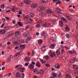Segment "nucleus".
Instances as JSON below:
<instances>
[{
  "label": "nucleus",
  "mask_w": 78,
  "mask_h": 78,
  "mask_svg": "<svg viewBox=\"0 0 78 78\" xmlns=\"http://www.w3.org/2000/svg\"><path fill=\"white\" fill-rule=\"evenodd\" d=\"M66 37H67V38L68 39H69V38H70V35L68 34H66Z\"/></svg>",
  "instance_id": "2f4dec72"
},
{
  "label": "nucleus",
  "mask_w": 78,
  "mask_h": 78,
  "mask_svg": "<svg viewBox=\"0 0 78 78\" xmlns=\"http://www.w3.org/2000/svg\"><path fill=\"white\" fill-rule=\"evenodd\" d=\"M73 67L74 69H78V66L75 65H73Z\"/></svg>",
  "instance_id": "a878e982"
},
{
  "label": "nucleus",
  "mask_w": 78,
  "mask_h": 78,
  "mask_svg": "<svg viewBox=\"0 0 78 78\" xmlns=\"http://www.w3.org/2000/svg\"><path fill=\"white\" fill-rule=\"evenodd\" d=\"M20 46L22 49H23V48H25V46L24 45H20Z\"/></svg>",
  "instance_id": "bb28decb"
},
{
  "label": "nucleus",
  "mask_w": 78,
  "mask_h": 78,
  "mask_svg": "<svg viewBox=\"0 0 78 78\" xmlns=\"http://www.w3.org/2000/svg\"><path fill=\"white\" fill-rule=\"evenodd\" d=\"M62 20H63L65 23L67 22V21L65 19V18H64V17H62L61 18Z\"/></svg>",
  "instance_id": "4be33fe9"
},
{
  "label": "nucleus",
  "mask_w": 78,
  "mask_h": 78,
  "mask_svg": "<svg viewBox=\"0 0 78 78\" xmlns=\"http://www.w3.org/2000/svg\"><path fill=\"white\" fill-rule=\"evenodd\" d=\"M66 76L67 78H71V75L70 74H68L66 75Z\"/></svg>",
  "instance_id": "c756f323"
},
{
  "label": "nucleus",
  "mask_w": 78,
  "mask_h": 78,
  "mask_svg": "<svg viewBox=\"0 0 78 78\" xmlns=\"http://www.w3.org/2000/svg\"><path fill=\"white\" fill-rule=\"evenodd\" d=\"M24 36L25 37H28V35H27V33H24Z\"/></svg>",
  "instance_id": "c03bdc74"
},
{
  "label": "nucleus",
  "mask_w": 78,
  "mask_h": 78,
  "mask_svg": "<svg viewBox=\"0 0 78 78\" xmlns=\"http://www.w3.org/2000/svg\"><path fill=\"white\" fill-rule=\"evenodd\" d=\"M42 26L43 27H44V28H48V24L47 23L44 24L42 25Z\"/></svg>",
  "instance_id": "f3484780"
},
{
  "label": "nucleus",
  "mask_w": 78,
  "mask_h": 78,
  "mask_svg": "<svg viewBox=\"0 0 78 78\" xmlns=\"http://www.w3.org/2000/svg\"><path fill=\"white\" fill-rule=\"evenodd\" d=\"M34 67V65H33L32 64L30 63L29 66V68L30 69H33Z\"/></svg>",
  "instance_id": "7ed1b4c3"
},
{
  "label": "nucleus",
  "mask_w": 78,
  "mask_h": 78,
  "mask_svg": "<svg viewBox=\"0 0 78 78\" xmlns=\"http://www.w3.org/2000/svg\"><path fill=\"white\" fill-rule=\"evenodd\" d=\"M36 70H37V69H35L33 70V71L34 72H36Z\"/></svg>",
  "instance_id": "680f3d73"
},
{
  "label": "nucleus",
  "mask_w": 78,
  "mask_h": 78,
  "mask_svg": "<svg viewBox=\"0 0 78 78\" xmlns=\"http://www.w3.org/2000/svg\"><path fill=\"white\" fill-rule=\"evenodd\" d=\"M61 73H59L58 76V77H59V78H60V77H61Z\"/></svg>",
  "instance_id": "4d7b16f0"
},
{
  "label": "nucleus",
  "mask_w": 78,
  "mask_h": 78,
  "mask_svg": "<svg viewBox=\"0 0 78 78\" xmlns=\"http://www.w3.org/2000/svg\"><path fill=\"white\" fill-rule=\"evenodd\" d=\"M75 52H76V51L75 50L73 51H69V53H71V54H74V53H75Z\"/></svg>",
  "instance_id": "412c9836"
},
{
  "label": "nucleus",
  "mask_w": 78,
  "mask_h": 78,
  "mask_svg": "<svg viewBox=\"0 0 78 78\" xmlns=\"http://www.w3.org/2000/svg\"><path fill=\"white\" fill-rule=\"evenodd\" d=\"M1 8L2 9H4V8H5V5H4V4L2 5L1 6Z\"/></svg>",
  "instance_id": "37998d69"
},
{
  "label": "nucleus",
  "mask_w": 78,
  "mask_h": 78,
  "mask_svg": "<svg viewBox=\"0 0 78 78\" xmlns=\"http://www.w3.org/2000/svg\"><path fill=\"white\" fill-rule=\"evenodd\" d=\"M24 2L26 5H29L31 3V2L30 0H25Z\"/></svg>",
  "instance_id": "20e7f679"
},
{
  "label": "nucleus",
  "mask_w": 78,
  "mask_h": 78,
  "mask_svg": "<svg viewBox=\"0 0 78 78\" xmlns=\"http://www.w3.org/2000/svg\"><path fill=\"white\" fill-rule=\"evenodd\" d=\"M24 60L25 61H26L27 62H28V61H30V59L29 57H26L24 58Z\"/></svg>",
  "instance_id": "4468645a"
},
{
  "label": "nucleus",
  "mask_w": 78,
  "mask_h": 78,
  "mask_svg": "<svg viewBox=\"0 0 78 78\" xmlns=\"http://www.w3.org/2000/svg\"><path fill=\"white\" fill-rule=\"evenodd\" d=\"M17 68L18 69H20V66H19V65H17L16 66L15 68L17 69Z\"/></svg>",
  "instance_id": "72a5a7b5"
},
{
  "label": "nucleus",
  "mask_w": 78,
  "mask_h": 78,
  "mask_svg": "<svg viewBox=\"0 0 78 78\" xmlns=\"http://www.w3.org/2000/svg\"><path fill=\"white\" fill-rule=\"evenodd\" d=\"M7 75H8V77H9L11 75V73H9L8 74H7Z\"/></svg>",
  "instance_id": "5fc2aeb1"
},
{
  "label": "nucleus",
  "mask_w": 78,
  "mask_h": 78,
  "mask_svg": "<svg viewBox=\"0 0 78 78\" xmlns=\"http://www.w3.org/2000/svg\"><path fill=\"white\" fill-rule=\"evenodd\" d=\"M44 8L43 7H39L37 9V11L38 12H41L42 10H43Z\"/></svg>",
  "instance_id": "f03ea898"
},
{
  "label": "nucleus",
  "mask_w": 78,
  "mask_h": 78,
  "mask_svg": "<svg viewBox=\"0 0 78 78\" xmlns=\"http://www.w3.org/2000/svg\"><path fill=\"white\" fill-rule=\"evenodd\" d=\"M56 53H55V52H54L51 53V54L50 55V56L52 58L53 57H54V56H56Z\"/></svg>",
  "instance_id": "0eeeda50"
},
{
  "label": "nucleus",
  "mask_w": 78,
  "mask_h": 78,
  "mask_svg": "<svg viewBox=\"0 0 78 78\" xmlns=\"http://www.w3.org/2000/svg\"><path fill=\"white\" fill-rule=\"evenodd\" d=\"M42 42H43V41H42V39H40L38 40V44H41L42 43Z\"/></svg>",
  "instance_id": "6ab92c4d"
},
{
  "label": "nucleus",
  "mask_w": 78,
  "mask_h": 78,
  "mask_svg": "<svg viewBox=\"0 0 78 78\" xmlns=\"http://www.w3.org/2000/svg\"><path fill=\"white\" fill-rule=\"evenodd\" d=\"M40 15L42 17H44L45 15H46V14H45V13L43 12H41L40 13Z\"/></svg>",
  "instance_id": "5701e85b"
},
{
  "label": "nucleus",
  "mask_w": 78,
  "mask_h": 78,
  "mask_svg": "<svg viewBox=\"0 0 78 78\" xmlns=\"http://www.w3.org/2000/svg\"><path fill=\"white\" fill-rule=\"evenodd\" d=\"M45 66H46L47 67H50V66L48 64H46Z\"/></svg>",
  "instance_id": "bf43d9fd"
},
{
  "label": "nucleus",
  "mask_w": 78,
  "mask_h": 78,
  "mask_svg": "<svg viewBox=\"0 0 78 78\" xmlns=\"http://www.w3.org/2000/svg\"><path fill=\"white\" fill-rule=\"evenodd\" d=\"M20 76V73L19 72H17L16 74V78H18Z\"/></svg>",
  "instance_id": "6e6552de"
},
{
  "label": "nucleus",
  "mask_w": 78,
  "mask_h": 78,
  "mask_svg": "<svg viewBox=\"0 0 78 78\" xmlns=\"http://www.w3.org/2000/svg\"><path fill=\"white\" fill-rule=\"evenodd\" d=\"M29 65V63H27L25 64V66H28Z\"/></svg>",
  "instance_id": "603ef678"
},
{
  "label": "nucleus",
  "mask_w": 78,
  "mask_h": 78,
  "mask_svg": "<svg viewBox=\"0 0 78 78\" xmlns=\"http://www.w3.org/2000/svg\"><path fill=\"white\" fill-rule=\"evenodd\" d=\"M2 21H3V22H6V19H5V18H2Z\"/></svg>",
  "instance_id": "de8ad7c7"
},
{
  "label": "nucleus",
  "mask_w": 78,
  "mask_h": 78,
  "mask_svg": "<svg viewBox=\"0 0 78 78\" xmlns=\"http://www.w3.org/2000/svg\"><path fill=\"white\" fill-rule=\"evenodd\" d=\"M56 9L57 10L58 13H59V14H61V12H60L61 11V9H60L59 7H57Z\"/></svg>",
  "instance_id": "1a4fd4ad"
},
{
  "label": "nucleus",
  "mask_w": 78,
  "mask_h": 78,
  "mask_svg": "<svg viewBox=\"0 0 78 78\" xmlns=\"http://www.w3.org/2000/svg\"><path fill=\"white\" fill-rule=\"evenodd\" d=\"M52 75L53 76H54V77H57V74L55 73H52Z\"/></svg>",
  "instance_id": "f704fd0d"
},
{
  "label": "nucleus",
  "mask_w": 78,
  "mask_h": 78,
  "mask_svg": "<svg viewBox=\"0 0 78 78\" xmlns=\"http://www.w3.org/2000/svg\"><path fill=\"white\" fill-rule=\"evenodd\" d=\"M25 77V75L23 73H22L20 76V78H24Z\"/></svg>",
  "instance_id": "b1692460"
},
{
  "label": "nucleus",
  "mask_w": 78,
  "mask_h": 78,
  "mask_svg": "<svg viewBox=\"0 0 78 78\" xmlns=\"http://www.w3.org/2000/svg\"><path fill=\"white\" fill-rule=\"evenodd\" d=\"M29 26H27L26 27L25 29L26 30H27V29H28L29 28Z\"/></svg>",
  "instance_id": "6e6d98bb"
},
{
  "label": "nucleus",
  "mask_w": 78,
  "mask_h": 78,
  "mask_svg": "<svg viewBox=\"0 0 78 78\" xmlns=\"http://www.w3.org/2000/svg\"><path fill=\"white\" fill-rule=\"evenodd\" d=\"M31 8H34V4H32L31 5Z\"/></svg>",
  "instance_id": "13d9d810"
},
{
  "label": "nucleus",
  "mask_w": 78,
  "mask_h": 78,
  "mask_svg": "<svg viewBox=\"0 0 78 78\" xmlns=\"http://www.w3.org/2000/svg\"><path fill=\"white\" fill-rule=\"evenodd\" d=\"M33 78H37V77L36 76H34Z\"/></svg>",
  "instance_id": "774afa93"
},
{
  "label": "nucleus",
  "mask_w": 78,
  "mask_h": 78,
  "mask_svg": "<svg viewBox=\"0 0 78 78\" xmlns=\"http://www.w3.org/2000/svg\"><path fill=\"white\" fill-rule=\"evenodd\" d=\"M56 52L57 54V55H60V52L59 51V50H57L56 51Z\"/></svg>",
  "instance_id": "7c9ffc66"
},
{
  "label": "nucleus",
  "mask_w": 78,
  "mask_h": 78,
  "mask_svg": "<svg viewBox=\"0 0 78 78\" xmlns=\"http://www.w3.org/2000/svg\"><path fill=\"white\" fill-rule=\"evenodd\" d=\"M25 70V68L24 67H23L21 69L20 71L21 72H24Z\"/></svg>",
  "instance_id": "aec40b11"
},
{
  "label": "nucleus",
  "mask_w": 78,
  "mask_h": 78,
  "mask_svg": "<svg viewBox=\"0 0 78 78\" xmlns=\"http://www.w3.org/2000/svg\"><path fill=\"white\" fill-rule=\"evenodd\" d=\"M36 28H41V26L40 24H37L35 26Z\"/></svg>",
  "instance_id": "e433bc0d"
},
{
  "label": "nucleus",
  "mask_w": 78,
  "mask_h": 78,
  "mask_svg": "<svg viewBox=\"0 0 78 78\" xmlns=\"http://www.w3.org/2000/svg\"><path fill=\"white\" fill-rule=\"evenodd\" d=\"M30 16L31 17H34V13H31L30 14Z\"/></svg>",
  "instance_id": "79ce46f5"
},
{
  "label": "nucleus",
  "mask_w": 78,
  "mask_h": 78,
  "mask_svg": "<svg viewBox=\"0 0 78 78\" xmlns=\"http://www.w3.org/2000/svg\"><path fill=\"white\" fill-rule=\"evenodd\" d=\"M34 51L33 50L32 51V56H34Z\"/></svg>",
  "instance_id": "69168bd1"
},
{
  "label": "nucleus",
  "mask_w": 78,
  "mask_h": 78,
  "mask_svg": "<svg viewBox=\"0 0 78 78\" xmlns=\"http://www.w3.org/2000/svg\"><path fill=\"white\" fill-rule=\"evenodd\" d=\"M19 48V47L18 46H16L15 48V50H17Z\"/></svg>",
  "instance_id": "052dcab7"
},
{
  "label": "nucleus",
  "mask_w": 78,
  "mask_h": 78,
  "mask_svg": "<svg viewBox=\"0 0 78 78\" xmlns=\"http://www.w3.org/2000/svg\"><path fill=\"white\" fill-rule=\"evenodd\" d=\"M41 50L42 51H45L46 50L45 49V46H43L42 47Z\"/></svg>",
  "instance_id": "393cba45"
},
{
  "label": "nucleus",
  "mask_w": 78,
  "mask_h": 78,
  "mask_svg": "<svg viewBox=\"0 0 78 78\" xmlns=\"http://www.w3.org/2000/svg\"><path fill=\"white\" fill-rule=\"evenodd\" d=\"M12 55H10L7 58V62H10L11 61V58H12Z\"/></svg>",
  "instance_id": "f257e3e1"
},
{
  "label": "nucleus",
  "mask_w": 78,
  "mask_h": 78,
  "mask_svg": "<svg viewBox=\"0 0 78 78\" xmlns=\"http://www.w3.org/2000/svg\"><path fill=\"white\" fill-rule=\"evenodd\" d=\"M63 24H64L63 23V22H62V21H59V25L60 27H62Z\"/></svg>",
  "instance_id": "ddd939ff"
},
{
  "label": "nucleus",
  "mask_w": 78,
  "mask_h": 78,
  "mask_svg": "<svg viewBox=\"0 0 78 78\" xmlns=\"http://www.w3.org/2000/svg\"><path fill=\"white\" fill-rule=\"evenodd\" d=\"M5 67H3L2 68V70H5Z\"/></svg>",
  "instance_id": "0e129e2a"
},
{
  "label": "nucleus",
  "mask_w": 78,
  "mask_h": 78,
  "mask_svg": "<svg viewBox=\"0 0 78 78\" xmlns=\"http://www.w3.org/2000/svg\"><path fill=\"white\" fill-rule=\"evenodd\" d=\"M19 55H20V52H17L16 54L15 55V56H17Z\"/></svg>",
  "instance_id": "49530a36"
},
{
  "label": "nucleus",
  "mask_w": 78,
  "mask_h": 78,
  "mask_svg": "<svg viewBox=\"0 0 78 78\" xmlns=\"http://www.w3.org/2000/svg\"><path fill=\"white\" fill-rule=\"evenodd\" d=\"M44 58L46 60H48L50 58V57L48 55H46L43 57V59H44Z\"/></svg>",
  "instance_id": "f8f14e48"
},
{
  "label": "nucleus",
  "mask_w": 78,
  "mask_h": 78,
  "mask_svg": "<svg viewBox=\"0 0 78 78\" xmlns=\"http://www.w3.org/2000/svg\"><path fill=\"white\" fill-rule=\"evenodd\" d=\"M52 52V51L51 50H49L48 51V54H50V53Z\"/></svg>",
  "instance_id": "e2e57ef3"
},
{
  "label": "nucleus",
  "mask_w": 78,
  "mask_h": 78,
  "mask_svg": "<svg viewBox=\"0 0 78 78\" xmlns=\"http://www.w3.org/2000/svg\"><path fill=\"white\" fill-rule=\"evenodd\" d=\"M19 14H22V10L20 9L19 11Z\"/></svg>",
  "instance_id": "09e8293b"
},
{
  "label": "nucleus",
  "mask_w": 78,
  "mask_h": 78,
  "mask_svg": "<svg viewBox=\"0 0 78 78\" xmlns=\"http://www.w3.org/2000/svg\"><path fill=\"white\" fill-rule=\"evenodd\" d=\"M61 3V1H60L56 3V5H58V4H60V3Z\"/></svg>",
  "instance_id": "3c124183"
},
{
  "label": "nucleus",
  "mask_w": 78,
  "mask_h": 78,
  "mask_svg": "<svg viewBox=\"0 0 78 78\" xmlns=\"http://www.w3.org/2000/svg\"><path fill=\"white\" fill-rule=\"evenodd\" d=\"M42 21L41 20H40L38 22H37V23H42Z\"/></svg>",
  "instance_id": "ea45409f"
},
{
  "label": "nucleus",
  "mask_w": 78,
  "mask_h": 78,
  "mask_svg": "<svg viewBox=\"0 0 78 78\" xmlns=\"http://www.w3.org/2000/svg\"><path fill=\"white\" fill-rule=\"evenodd\" d=\"M74 60H70L69 61V62L70 63H72V64L73 63H75V61H76V57L74 58Z\"/></svg>",
  "instance_id": "39448f33"
},
{
  "label": "nucleus",
  "mask_w": 78,
  "mask_h": 78,
  "mask_svg": "<svg viewBox=\"0 0 78 78\" xmlns=\"http://www.w3.org/2000/svg\"><path fill=\"white\" fill-rule=\"evenodd\" d=\"M65 29L66 30H70V28H69V27H66Z\"/></svg>",
  "instance_id": "a19ab883"
},
{
  "label": "nucleus",
  "mask_w": 78,
  "mask_h": 78,
  "mask_svg": "<svg viewBox=\"0 0 78 78\" xmlns=\"http://www.w3.org/2000/svg\"><path fill=\"white\" fill-rule=\"evenodd\" d=\"M5 18L7 20H9V18L7 17H5Z\"/></svg>",
  "instance_id": "338daca9"
},
{
  "label": "nucleus",
  "mask_w": 78,
  "mask_h": 78,
  "mask_svg": "<svg viewBox=\"0 0 78 78\" xmlns=\"http://www.w3.org/2000/svg\"><path fill=\"white\" fill-rule=\"evenodd\" d=\"M55 68H56V69H59V68H60L59 65L58 64H57L55 65Z\"/></svg>",
  "instance_id": "dca6fc26"
},
{
  "label": "nucleus",
  "mask_w": 78,
  "mask_h": 78,
  "mask_svg": "<svg viewBox=\"0 0 78 78\" xmlns=\"http://www.w3.org/2000/svg\"><path fill=\"white\" fill-rule=\"evenodd\" d=\"M36 66L38 67H41V64L40 63H38V62H37Z\"/></svg>",
  "instance_id": "cd10ccee"
},
{
  "label": "nucleus",
  "mask_w": 78,
  "mask_h": 78,
  "mask_svg": "<svg viewBox=\"0 0 78 78\" xmlns=\"http://www.w3.org/2000/svg\"><path fill=\"white\" fill-rule=\"evenodd\" d=\"M30 39H31V37H29L27 39H26V42L27 43H29Z\"/></svg>",
  "instance_id": "423d86ee"
},
{
  "label": "nucleus",
  "mask_w": 78,
  "mask_h": 78,
  "mask_svg": "<svg viewBox=\"0 0 78 78\" xmlns=\"http://www.w3.org/2000/svg\"><path fill=\"white\" fill-rule=\"evenodd\" d=\"M40 60L41 62L42 63H43L44 64V63H46V61H44V60L42 59H40Z\"/></svg>",
  "instance_id": "c85d7f7f"
},
{
  "label": "nucleus",
  "mask_w": 78,
  "mask_h": 78,
  "mask_svg": "<svg viewBox=\"0 0 78 78\" xmlns=\"http://www.w3.org/2000/svg\"><path fill=\"white\" fill-rule=\"evenodd\" d=\"M34 4V8H36V7H37V4Z\"/></svg>",
  "instance_id": "8fccbe9b"
},
{
  "label": "nucleus",
  "mask_w": 78,
  "mask_h": 78,
  "mask_svg": "<svg viewBox=\"0 0 78 78\" xmlns=\"http://www.w3.org/2000/svg\"><path fill=\"white\" fill-rule=\"evenodd\" d=\"M20 34V32L19 31H16L15 32V35L16 36H19V34Z\"/></svg>",
  "instance_id": "2eb2a0df"
},
{
  "label": "nucleus",
  "mask_w": 78,
  "mask_h": 78,
  "mask_svg": "<svg viewBox=\"0 0 78 78\" xmlns=\"http://www.w3.org/2000/svg\"><path fill=\"white\" fill-rule=\"evenodd\" d=\"M47 12L48 13H51V12H51V9H50L47 10Z\"/></svg>",
  "instance_id": "58836bf2"
},
{
  "label": "nucleus",
  "mask_w": 78,
  "mask_h": 78,
  "mask_svg": "<svg viewBox=\"0 0 78 78\" xmlns=\"http://www.w3.org/2000/svg\"><path fill=\"white\" fill-rule=\"evenodd\" d=\"M61 53L62 54H64L65 53V51H64V49L62 50Z\"/></svg>",
  "instance_id": "a18cd8bd"
},
{
  "label": "nucleus",
  "mask_w": 78,
  "mask_h": 78,
  "mask_svg": "<svg viewBox=\"0 0 78 78\" xmlns=\"http://www.w3.org/2000/svg\"><path fill=\"white\" fill-rule=\"evenodd\" d=\"M5 33H6V31L5 30H4L3 29H2L0 31V34H5Z\"/></svg>",
  "instance_id": "9d476101"
},
{
  "label": "nucleus",
  "mask_w": 78,
  "mask_h": 78,
  "mask_svg": "<svg viewBox=\"0 0 78 78\" xmlns=\"http://www.w3.org/2000/svg\"><path fill=\"white\" fill-rule=\"evenodd\" d=\"M23 4V2H21L20 4L19 5V6H22V4Z\"/></svg>",
  "instance_id": "864d4df0"
},
{
  "label": "nucleus",
  "mask_w": 78,
  "mask_h": 78,
  "mask_svg": "<svg viewBox=\"0 0 78 78\" xmlns=\"http://www.w3.org/2000/svg\"><path fill=\"white\" fill-rule=\"evenodd\" d=\"M56 46V44H51L50 45V48H52V49H53Z\"/></svg>",
  "instance_id": "9b49d317"
},
{
  "label": "nucleus",
  "mask_w": 78,
  "mask_h": 78,
  "mask_svg": "<svg viewBox=\"0 0 78 78\" xmlns=\"http://www.w3.org/2000/svg\"><path fill=\"white\" fill-rule=\"evenodd\" d=\"M42 36H43L44 38L46 37V34H45L44 31L42 32Z\"/></svg>",
  "instance_id": "a211bd4d"
},
{
  "label": "nucleus",
  "mask_w": 78,
  "mask_h": 78,
  "mask_svg": "<svg viewBox=\"0 0 78 78\" xmlns=\"http://www.w3.org/2000/svg\"><path fill=\"white\" fill-rule=\"evenodd\" d=\"M40 73L41 74H44V71L43 70L41 69L40 70Z\"/></svg>",
  "instance_id": "4c0bfd02"
},
{
  "label": "nucleus",
  "mask_w": 78,
  "mask_h": 78,
  "mask_svg": "<svg viewBox=\"0 0 78 78\" xmlns=\"http://www.w3.org/2000/svg\"><path fill=\"white\" fill-rule=\"evenodd\" d=\"M66 18H67V19H68V20H70L72 19V18L71 17H70L69 16H66Z\"/></svg>",
  "instance_id": "473e14b6"
},
{
  "label": "nucleus",
  "mask_w": 78,
  "mask_h": 78,
  "mask_svg": "<svg viewBox=\"0 0 78 78\" xmlns=\"http://www.w3.org/2000/svg\"><path fill=\"white\" fill-rule=\"evenodd\" d=\"M41 3H48V0H47L46 1H41Z\"/></svg>",
  "instance_id": "c9c22d12"
}]
</instances>
